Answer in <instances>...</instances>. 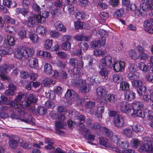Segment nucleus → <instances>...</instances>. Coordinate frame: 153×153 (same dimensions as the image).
<instances>
[{"mask_svg":"<svg viewBox=\"0 0 153 153\" xmlns=\"http://www.w3.org/2000/svg\"><path fill=\"white\" fill-rule=\"evenodd\" d=\"M50 35L52 37L56 38L60 36V33L57 31H51L50 32Z\"/></svg>","mask_w":153,"mask_h":153,"instance_id":"nucleus-64","label":"nucleus"},{"mask_svg":"<svg viewBox=\"0 0 153 153\" xmlns=\"http://www.w3.org/2000/svg\"><path fill=\"white\" fill-rule=\"evenodd\" d=\"M102 130L106 133L107 136L109 137H111L113 136V132L111 130L105 127H102Z\"/></svg>","mask_w":153,"mask_h":153,"instance_id":"nucleus-54","label":"nucleus"},{"mask_svg":"<svg viewBox=\"0 0 153 153\" xmlns=\"http://www.w3.org/2000/svg\"><path fill=\"white\" fill-rule=\"evenodd\" d=\"M98 33L101 36V39L105 38V42L106 41V38L108 35V32L104 29H100L98 31Z\"/></svg>","mask_w":153,"mask_h":153,"instance_id":"nucleus-47","label":"nucleus"},{"mask_svg":"<svg viewBox=\"0 0 153 153\" xmlns=\"http://www.w3.org/2000/svg\"><path fill=\"white\" fill-rule=\"evenodd\" d=\"M150 7V5H149L142 2V4L140 5L141 8L140 9L135 11V15L139 16H140V15L141 16H144L146 15L147 11Z\"/></svg>","mask_w":153,"mask_h":153,"instance_id":"nucleus-2","label":"nucleus"},{"mask_svg":"<svg viewBox=\"0 0 153 153\" xmlns=\"http://www.w3.org/2000/svg\"><path fill=\"white\" fill-rule=\"evenodd\" d=\"M127 77L129 79L132 80L133 81L135 79H138L139 78V76L132 72L128 74Z\"/></svg>","mask_w":153,"mask_h":153,"instance_id":"nucleus-45","label":"nucleus"},{"mask_svg":"<svg viewBox=\"0 0 153 153\" xmlns=\"http://www.w3.org/2000/svg\"><path fill=\"white\" fill-rule=\"evenodd\" d=\"M24 94L19 93L13 101H11L9 104L11 106L14 107L15 108H17L19 104H21V100Z\"/></svg>","mask_w":153,"mask_h":153,"instance_id":"nucleus-7","label":"nucleus"},{"mask_svg":"<svg viewBox=\"0 0 153 153\" xmlns=\"http://www.w3.org/2000/svg\"><path fill=\"white\" fill-rule=\"evenodd\" d=\"M45 107L49 108H53L55 106V104L53 102L48 100L45 103Z\"/></svg>","mask_w":153,"mask_h":153,"instance_id":"nucleus-53","label":"nucleus"},{"mask_svg":"<svg viewBox=\"0 0 153 153\" xmlns=\"http://www.w3.org/2000/svg\"><path fill=\"white\" fill-rule=\"evenodd\" d=\"M55 92L58 95H61L62 92V88L59 86H55L54 88Z\"/></svg>","mask_w":153,"mask_h":153,"instance_id":"nucleus-63","label":"nucleus"},{"mask_svg":"<svg viewBox=\"0 0 153 153\" xmlns=\"http://www.w3.org/2000/svg\"><path fill=\"white\" fill-rule=\"evenodd\" d=\"M49 14L48 12L44 11L42 12V15H35L34 17L37 22L40 23H43L45 21L46 18L48 17Z\"/></svg>","mask_w":153,"mask_h":153,"instance_id":"nucleus-8","label":"nucleus"},{"mask_svg":"<svg viewBox=\"0 0 153 153\" xmlns=\"http://www.w3.org/2000/svg\"><path fill=\"white\" fill-rule=\"evenodd\" d=\"M96 91L97 95L102 98L103 97L104 98L107 94V91L103 88L101 87H98Z\"/></svg>","mask_w":153,"mask_h":153,"instance_id":"nucleus-23","label":"nucleus"},{"mask_svg":"<svg viewBox=\"0 0 153 153\" xmlns=\"http://www.w3.org/2000/svg\"><path fill=\"white\" fill-rule=\"evenodd\" d=\"M79 46L80 49L84 51H86L89 46L87 43L85 42H81L79 44Z\"/></svg>","mask_w":153,"mask_h":153,"instance_id":"nucleus-43","label":"nucleus"},{"mask_svg":"<svg viewBox=\"0 0 153 153\" xmlns=\"http://www.w3.org/2000/svg\"><path fill=\"white\" fill-rule=\"evenodd\" d=\"M45 94L46 97L48 99L51 100H53L55 98L56 95L55 93L51 91L49 89H48L45 92Z\"/></svg>","mask_w":153,"mask_h":153,"instance_id":"nucleus-29","label":"nucleus"},{"mask_svg":"<svg viewBox=\"0 0 153 153\" xmlns=\"http://www.w3.org/2000/svg\"><path fill=\"white\" fill-rule=\"evenodd\" d=\"M125 99L128 101H131L135 98V93L131 90H128L124 93Z\"/></svg>","mask_w":153,"mask_h":153,"instance_id":"nucleus-13","label":"nucleus"},{"mask_svg":"<svg viewBox=\"0 0 153 153\" xmlns=\"http://www.w3.org/2000/svg\"><path fill=\"white\" fill-rule=\"evenodd\" d=\"M54 26L56 29L58 30L61 31L63 32H65L66 31V29L65 27L63 26L62 23L59 21L56 22L54 24Z\"/></svg>","mask_w":153,"mask_h":153,"instance_id":"nucleus-20","label":"nucleus"},{"mask_svg":"<svg viewBox=\"0 0 153 153\" xmlns=\"http://www.w3.org/2000/svg\"><path fill=\"white\" fill-rule=\"evenodd\" d=\"M26 31L25 30H22L18 33L19 38L21 39H23L26 37Z\"/></svg>","mask_w":153,"mask_h":153,"instance_id":"nucleus-62","label":"nucleus"},{"mask_svg":"<svg viewBox=\"0 0 153 153\" xmlns=\"http://www.w3.org/2000/svg\"><path fill=\"white\" fill-rule=\"evenodd\" d=\"M71 44L69 42L66 41L63 43L62 45L61 48L65 51H68L71 48Z\"/></svg>","mask_w":153,"mask_h":153,"instance_id":"nucleus-38","label":"nucleus"},{"mask_svg":"<svg viewBox=\"0 0 153 153\" xmlns=\"http://www.w3.org/2000/svg\"><path fill=\"white\" fill-rule=\"evenodd\" d=\"M153 149L152 146H150L147 144H142L140 147L139 151L141 152H149L151 151Z\"/></svg>","mask_w":153,"mask_h":153,"instance_id":"nucleus-18","label":"nucleus"},{"mask_svg":"<svg viewBox=\"0 0 153 153\" xmlns=\"http://www.w3.org/2000/svg\"><path fill=\"white\" fill-rule=\"evenodd\" d=\"M113 121L114 126L117 127L122 128L124 124V119L122 115L120 114L115 116Z\"/></svg>","mask_w":153,"mask_h":153,"instance_id":"nucleus-4","label":"nucleus"},{"mask_svg":"<svg viewBox=\"0 0 153 153\" xmlns=\"http://www.w3.org/2000/svg\"><path fill=\"white\" fill-rule=\"evenodd\" d=\"M143 105V103L141 102L134 103L132 105L133 112L131 115L134 117H139L144 118L145 116V113L144 111L141 110Z\"/></svg>","mask_w":153,"mask_h":153,"instance_id":"nucleus-1","label":"nucleus"},{"mask_svg":"<svg viewBox=\"0 0 153 153\" xmlns=\"http://www.w3.org/2000/svg\"><path fill=\"white\" fill-rule=\"evenodd\" d=\"M15 57L18 59H21L22 57L25 56L24 47L21 48H18L16 49L14 53Z\"/></svg>","mask_w":153,"mask_h":153,"instance_id":"nucleus-16","label":"nucleus"},{"mask_svg":"<svg viewBox=\"0 0 153 153\" xmlns=\"http://www.w3.org/2000/svg\"><path fill=\"white\" fill-rule=\"evenodd\" d=\"M20 143L21 146L24 148L25 149H29L32 147V144L28 143L25 142H23L22 140H20Z\"/></svg>","mask_w":153,"mask_h":153,"instance_id":"nucleus-51","label":"nucleus"},{"mask_svg":"<svg viewBox=\"0 0 153 153\" xmlns=\"http://www.w3.org/2000/svg\"><path fill=\"white\" fill-rule=\"evenodd\" d=\"M7 37V39L5 40L4 41V43L5 44L6 46L10 45L12 46L14 43L15 41L13 37L11 36H8Z\"/></svg>","mask_w":153,"mask_h":153,"instance_id":"nucleus-31","label":"nucleus"},{"mask_svg":"<svg viewBox=\"0 0 153 153\" xmlns=\"http://www.w3.org/2000/svg\"><path fill=\"white\" fill-rule=\"evenodd\" d=\"M71 4H68L65 5L63 8L64 11L65 13H70L73 12L74 11V6Z\"/></svg>","mask_w":153,"mask_h":153,"instance_id":"nucleus-24","label":"nucleus"},{"mask_svg":"<svg viewBox=\"0 0 153 153\" xmlns=\"http://www.w3.org/2000/svg\"><path fill=\"white\" fill-rule=\"evenodd\" d=\"M75 28L77 29H82L83 27L82 23L79 21H76L74 23Z\"/></svg>","mask_w":153,"mask_h":153,"instance_id":"nucleus-58","label":"nucleus"},{"mask_svg":"<svg viewBox=\"0 0 153 153\" xmlns=\"http://www.w3.org/2000/svg\"><path fill=\"white\" fill-rule=\"evenodd\" d=\"M125 67V64L123 61L117 62L114 64L113 68L116 72L122 71Z\"/></svg>","mask_w":153,"mask_h":153,"instance_id":"nucleus-14","label":"nucleus"},{"mask_svg":"<svg viewBox=\"0 0 153 153\" xmlns=\"http://www.w3.org/2000/svg\"><path fill=\"white\" fill-rule=\"evenodd\" d=\"M132 146L134 148H137L140 145V141L137 139H133L131 141Z\"/></svg>","mask_w":153,"mask_h":153,"instance_id":"nucleus-37","label":"nucleus"},{"mask_svg":"<svg viewBox=\"0 0 153 153\" xmlns=\"http://www.w3.org/2000/svg\"><path fill=\"white\" fill-rule=\"evenodd\" d=\"M132 129L135 132H140L142 131L143 128L140 125H134L132 126Z\"/></svg>","mask_w":153,"mask_h":153,"instance_id":"nucleus-50","label":"nucleus"},{"mask_svg":"<svg viewBox=\"0 0 153 153\" xmlns=\"http://www.w3.org/2000/svg\"><path fill=\"white\" fill-rule=\"evenodd\" d=\"M27 100L28 102H30V104L34 105L36 102L38 98L36 95L33 94H30L27 96Z\"/></svg>","mask_w":153,"mask_h":153,"instance_id":"nucleus-19","label":"nucleus"},{"mask_svg":"<svg viewBox=\"0 0 153 153\" xmlns=\"http://www.w3.org/2000/svg\"><path fill=\"white\" fill-rule=\"evenodd\" d=\"M36 31L42 36H44L45 34V28L42 26H38L36 28Z\"/></svg>","mask_w":153,"mask_h":153,"instance_id":"nucleus-40","label":"nucleus"},{"mask_svg":"<svg viewBox=\"0 0 153 153\" xmlns=\"http://www.w3.org/2000/svg\"><path fill=\"white\" fill-rule=\"evenodd\" d=\"M137 67L136 65L134 64H130L128 69L130 71L132 72H134L137 71Z\"/></svg>","mask_w":153,"mask_h":153,"instance_id":"nucleus-57","label":"nucleus"},{"mask_svg":"<svg viewBox=\"0 0 153 153\" xmlns=\"http://www.w3.org/2000/svg\"><path fill=\"white\" fill-rule=\"evenodd\" d=\"M149 17L150 19L145 21L143 24L145 30L149 33L153 26V11L149 13Z\"/></svg>","mask_w":153,"mask_h":153,"instance_id":"nucleus-3","label":"nucleus"},{"mask_svg":"<svg viewBox=\"0 0 153 153\" xmlns=\"http://www.w3.org/2000/svg\"><path fill=\"white\" fill-rule=\"evenodd\" d=\"M122 79V76L120 75L115 74L113 75V80L114 82L117 83L120 82Z\"/></svg>","mask_w":153,"mask_h":153,"instance_id":"nucleus-41","label":"nucleus"},{"mask_svg":"<svg viewBox=\"0 0 153 153\" xmlns=\"http://www.w3.org/2000/svg\"><path fill=\"white\" fill-rule=\"evenodd\" d=\"M22 140L19 137L15 136L9 139V144L10 147L13 149H16L18 146V143L20 142V140Z\"/></svg>","mask_w":153,"mask_h":153,"instance_id":"nucleus-10","label":"nucleus"},{"mask_svg":"<svg viewBox=\"0 0 153 153\" xmlns=\"http://www.w3.org/2000/svg\"><path fill=\"white\" fill-rule=\"evenodd\" d=\"M105 38H103L100 40L93 41L91 44V47L95 49L99 48L102 45H104L105 43Z\"/></svg>","mask_w":153,"mask_h":153,"instance_id":"nucleus-12","label":"nucleus"},{"mask_svg":"<svg viewBox=\"0 0 153 153\" xmlns=\"http://www.w3.org/2000/svg\"><path fill=\"white\" fill-rule=\"evenodd\" d=\"M100 70L99 71V73L102 76L103 78H105L106 76L108 75V70H106L105 68V67L102 66L101 68V67H99Z\"/></svg>","mask_w":153,"mask_h":153,"instance_id":"nucleus-34","label":"nucleus"},{"mask_svg":"<svg viewBox=\"0 0 153 153\" xmlns=\"http://www.w3.org/2000/svg\"><path fill=\"white\" fill-rule=\"evenodd\" d=\"M87 80L89 82V83L90 84L95 86L98 85L100 83L98 77L96 76L88 77Z\"/></svg>","mask_w":153,"mask_h":153,"instance_id":"nucleus-17","label":"nucleus"},{"mask_svg":"<svg viewBox=\"0 0 153 153\" xmlns=\"http://www.w3.org/2000/svg\"><path fill=\"white\" fill-rule=\"evenodd\" d=\"M86 81L85 80L80 87L79 91L81 92L87 93L89 91V86L86 84Z\"/></svg>","mask_w":153,"mask_h":153,"instance_id":"nucleus-27","label":"nucleus"},{"mask_svg":"<svg viewBox=\"0 0 153 153\" xmlns=\"http://www.w3.org/2000/svg\"><path fill=\"white\" fill-rule=\"evenodd\" d=\"M124 13V10L123 9L120 8L117 10L114 13L115 17H118L122 16Z\"/></svg>","mask_w":153,"mask_h":153,"instance_id":"nucleus-48","label":"nucleus"},{"mask_svg":"<svg viewBox=\"0 0 153 153\" xmlns=\"http://www.w3.org/2000/svg\"><path fill=\"white\" fill-rule=\"evenodd\" d=\"M132 84L133 86L137 88V89L139 87H140L142 85V82L138 80V79H135L132 81Z\"/></svg>","mask_w":153,"mask_h":153,"instance_id":"nucleus-49","label":"nucleus"},{"mask_svg":"<svg viewBox=\"0 0 153 153\" xmlns=\"http://www.w3.org/2000/svg\"><path fill=\"white\" fill-rule=\"evenodd\" d=\"M143 99L146 102L152 103V104L150 105L153 107V94H145L143 96Z\"/></svg>","mask_w":153,"mask_h":153,"instance_id":"nucleus-26","label":"nucleus"},{"mask_svg":"<svg viewBox=\"0 0 153 153\" xmlns=\"http://www.w3.org/2000/svg\"><path fill=\"white\" fill-rule=\"evenodd\" d=\"M122 134L128 137H131L132 135V131L130 129L125 128L123 131Z\"/></svg>","mask_w":153,"mask_h":153,"instance_id":"nucleus-52","label":"nucleus"},{"mask_svg":"<svg viewBox=\"0 0 153 153\" xmlns=\"http://www.w3.org/2000/svg\"><path fill=\"white\" fill-rule=\"evenodd\" d=\"M117 144V146L120 148L123 149H126L128 148L129 143L126 141H121L120 140Z\"/></svg>","mask_w":153,"mask_h":153,"instance_id":"nucleus-33","label":"nucleus"},{"mask_svg":"<svg viewBox=\"0 0 153 153\" xmlns=\"http://www.w3.org/2000/svg\"><path fill=\"white\" fill-rule=\"evenodd\" d=\"M95 105V102L93 101L88 102L85 105V107L87 109H91L94 107Z\"/></svg>","mask_w":153,"mask_h":153,"instance_id":"nucleus-55","label":"nucleus"},{"mask_svg":"<svg viewBox=\"0 0 153 153\" xmlns=\"http://www.w3.org/2000/svg\"><path fill=\"white\" fill-rule=\"evenodd\" d=\"M146 91V87L142 85L140 86L138 88L137 91L140 96H142L145 94Z\"/></svg>","mask_w":153,"mask_h":153,"instance_id":"nucleus-32","label":"nucleus"},{"mask_svg":"<svg viewBox=\"0 0 153 153\" xmlns=\"http://www.w3.org/2000/svg\"><path fill=\"white\" fill-rule=\"evenodd\" d=\"M129 86L128 83L125 81L121 82L120 84V90L126 92L129 90Z\"/></svg>","mask_w":153,"mask_h":153,"instance_id":"nucleus-25","label":"nucleus"},{"mask_svg":"<svg viewBox=\"0 0 153 153\" xmlns=\"http://www.w3.org/2000/svg\"><path fill=\"white\" fill-rule=\"evenodd\" d=\"M129 54L131 59L134 60L137 59L139 57V56L137 55L136 51L134 50L129 51Z\"/></svg>","mask_w":153,"mask_h":153,"instance_id":"nucleus-39","label":"nucleus"},{"mask_svg":"<svg viewBox=\"0 0 153 153\" xmlns=\"http://www.w3.org/2000/svg\"><path fill=\"white\" fill-rule=\"evenodd\" d=\"M25 52V56L26 58H28L31 57L34 54L35 51L33 48H26L24 47Z\"/></svg>","mask_w":153,"mask_h":153,"instance_id":"nucleus-22","label":"nucleus"},{"mask_svg":"<svg viewBox=\"0 0 153 153\" xmlns=\"http://www.w3.org/2000/svg\"><path fill=\"white\" fill-rule=\"evenodd\" d=\"M4 19L5 21L8 23H11L12 24H15V20L11 18L8 16L6 15L4 16Z\"/></svg>","mask_w":153,"mask_h":153,"instance_id":"nucleus-46","label":"nucleus"},{"mask_svg":"<svg viewBox=\"0 0 153 153\" xmlns=\"http://www.w3.org/2000/svg\"><path fill=\"white\" fill-rule=\"evenodd\" d=\"M100 143L105 147H107L109 146L108 143V140L106 138L102 137L99 139Z\"/></svg>","mask_w":153,"mask_h":153,"instance_id":"nucleus-42","label":"nucleus"},{"mask_svg":"<svg viewBox=\"0 0 153 153\" xmlns=\"http://www.w3.org/2000/svg\"><path fill=\"white\" fill-rule=\"evenodd\" d=\"M112 63V57L109 56H107L105 58L101 59L99 66L101 68L102 66V67H109Z\"/></svg>","mask_w":153,"mask_h":153,"instance_id":"nucleus-6","label":"nucleus"},{"mask_svg":"<svg viewBox=\"0 0 153 153\" xmlns=\"http://www.w3.org/2000/svg\"><path fill=\"white\" fill-rule=\"evenodd\" d=\"M8 99L4 95H1L0 97V105H3L6 103L8 101Z\"/></svg>","mask_w":153,"mask_h":153,"instance_id":"nucleus-60","label":"nucleus"},{"mask_svg":"<svg viewBox=\"0 0 153 153\" xmlns=\"http://www.w3.org/2000/svg\"><path fill=\"white\" fill-rule=\"evenodd\" d=\"M30 103L27 101L25 100L21 102V104H19V107L16 109V111L20 115H22L25 114L24 110H23L24 108H27L30 105Z\"/></svg>","mask_w":153,"mask_h":153,"instance_id":"nucleus-5","label":"nucleus"},{"mask_svg":"<svg viewBox=\"0 0 153 153\" xmlns=\"http://www.w3.org/2000/svg\"><path fill=\"white\" fill-rule=\"evenodd\" d=\"M36 112L39 115H43L46 113L47 109L44 107H38L37 108Z\"/></svg>","mask_w":153,"mask_h":153,"instance_id":"nucleus-35","label":"nucleus"},{"mask_svg":"<svg viewBox=\"0 0 153 153\" xmlns=\"http://www.w3.org/2000/svg\"><path fill=\"white\" fill-rule=\"evenodd\" d=\"M29 38L34 43H37L38 42V36L35 34H30Z\"/></svg>","mask_w":153,"mask_h":153,"instance_id":"nucleus-44","label":"nucleus"},{"mask_svg":"<svg viewBox=\"0 0 153 153\" xmlns=\"http://www.w3.org/2000/svg\"><path fill=\"white\" fill-rule=\"evenodd\" d=\"M27 65L32 68H37L38 67V61L36 58H31L28 60Z\"/></svg>","mask_w":153,"mask_h":153,"instance_id":"nucleus-15","label":"nucleus"},{"mask_svg":"<svg viewBox=\"0 0 153 153\" xmlns=\"http://www.w3.org/2000/svg\"><path fill=\"white\" fill-rule=\"evenodd\" d=\"M119 107L120 110L123 113H126L130 109V104L126 101H123L119 103Z\"/></svg>","mask_w":153,"mask_h":153,"instance_id":"nucleus-11","label":"nucleus"},{"mask_svg":"<svg viewBox=\"0 0 153 153\" xmlns=\"http://www.w3.org/2000/svg\"><path fill=\"white\" fill-rule=\"evenodd\" d=\"M144 142H146L147 143H145L150 146L152 145V147L153 148V141H152L149 137H145L143 139Z\"/></svg>","mask_w":153,"mask_h":153,"instance_id":"nucleus-56","label":"nucleus"},{"mask_svg":"<svg viewBox=\"0 0 153 153\" xmlns=\"http://www.w3.org/2000/svg\"><path fill=\"white\" fill-rule=\"evenodd\" d=\"M59 76L63 79H66L68 77V75L66 71L62 70L60 72Z\"/></svg>","mask_w":153,"mask_h":153,"instance_id":"nucleus-61","label":"nucleus"},{"mask_svg":"<svg viewBox=\"0 0 153 153\" xmlns=\"http://www.w3.org/2000/svg\"><path fill=\"white\" fill-rule=\"evenodd\" d=\"M76 38L78 41L84 40L86 41L88 40V38L87 37L82 35H78L76 36Z\"/></svg>","mask_w":153,"mask_h":153,"instance_id":"nucleus-59","label":"nucleus"},{"mask_svg":"<svg viewBox=\"0 0 153 153\" xmlns=\"http://www.w3.org/2000/svg\"><path fill=\"white\" fill-rule=\"evenodd\" d=\"M85 80L81 79H74L71 81V83L74 87L76 88L80 87Z\"/></svg>","mask_w":153,"mask_h":153,"instance_id":"nucleus-21","label":"nucleus"},{"mask_svg":"<svg viewBox=\"0 0 153 153\" xmlns=\"http://www.w3.org/2000/svg\"><path fill=\"white\" fill-rule=\"evenodd\" d=\"M44 68V72L46 74L51 75L52 74L53 70L51 65L46 63L45 64Z\"/></svg>","mask_w":153,"mask_h":153,"instance_id":"nucleus-28","label":"nucleus"},{"mask_svg":"<svg viewBox=\"0 0 153 153\" xmlns=\"http://www.w3.org/2000/svg\"><path fill=\"white\" fill-rule=\"evenodd\" d=\"M105 100L107 102L114 103L117 100V98L114 95L109 94L106 95L105 97Z\"/></svg>","mask_w":153,"mask_h":153,"instance_id":"nucleus-30","label":"nucleus"},{"mask_svg":"<svg viewBox=\"0 0 153 153\" xmlns=\"http://www.w3.org/2000/svg\"><path fill=\"white\" fill-rule=\"evenodd\" d=\"M138 66L140 69L144 73L149 72L150 73H153V68L150 67L149 63L147 65L143 62H140Z\"/></svg>","mask_w":153,"mask_h":153,"instance_id":"nucleus-9","label":"nucleus"},{"mask_svg":"<svg viewBox=\"0 0 153 153\" xmlns=\"http://www.w3.org/2000/svg\"><path fill=\"white\" fill-rule=\"evenodd\" d=\"M21 120L22 122H24L26 123L30 124L32 125H33L34 124V123L33 120V117L31 115H29L27 118H23L21 119Z\"/></svg>","mask_w":153,"mask_h":153,"instance_id":"nucleus-36","label":"nucleus"}]
</instances>
